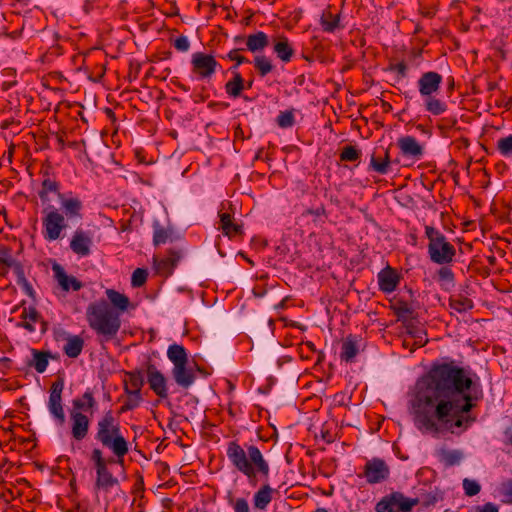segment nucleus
<instances>
[{
	"mask_svg": "<svg viewBox=\"0 0 512 512\" xmlns=\"http://www.w3.org/2000/svg\"><path fill=\"white\" fill-rule=\"evenodd\" d=\"M482 398L480 384L464 368L453 362L434 364L418 382L411 401L414 423L434 436L461 434L475 421L468 413Z\"/></svg>",
	"mask_w": 512,
	"mask_h": 512,
	"instance_id": "obj_1",
	"label": "nucleus"
},
{
	"mask_svg": "<svg viewBox=\"0 0 512 512\" xmlns=\"http://www.w3.org/2000/svg\"><path fill=\"white\" fill-rule=\"evenodd\" d=\"M58 199L62 212L51 204H47L42 210V234L47 241L61 238L62 231L68 227L69 222H79L83 218V203L78 197L58 193Z\"/></svg>",
	"mask_w": 512,
	"mask_h": 512,
	"instance_id": "obj_2",
	"label": "nucleus"
},
{
	"mask_svg": "<svg viewBox=\"0 0 512 512\" xmlns=\"http://www.w3.org/2000/svg\"><path fill=\"white\" fill-rule=\"evenodd\" d=\"M226 455L232 466L246 476L251 485L257 484L258 475L268 480L270 466L257 446H241L237 441H230L227 444Z\"/></svg>",
	"mask_w": 512,
	"mask_h": 512,
	"instance_id": "obj_3",
	"label": "nucleus"
},
{
	"mask_svg": "<svg viewBox=\"0 0 512 512\" xmlns=\"http://www.w3.org/2000/svg\"><path fill=\"white\" fill-rule=\"evenodd\" d=\"M86 318L100 343L114 339L121 328L120 313L104 299L89 304Z\"/></svg>",
	"mask_w": 512,
	"mask_h": 512,
	"instance_id": "obj_4",
	"label": "nucleus"
},
{
	"mask_svg": "<svg viewBox=\"0 0 512 512\" xmlns=\"http://www.w3.org/2000/svg\"><path fill=\"white\" fill-rule=\"evenodd\" d=\"M95 439L108 448L117 457V464L124 465V456L129 451L127 440L121 433L120 425L111 410L107 411L97 423Z\"/></svg>",
	"mask_w": 512,
	"mask_h": 512,
	"instance_id": "obj_5",
	"label": "nucleus"
},
{
	"mask_svg": "<svg viewBox=\"0 0 512 512\" xmlns=\"http://www.w3.org/2000/svg\"><path fill=\"white\" fill-rule=\"evenodd\" d=\"M425 235L429 240L428 254L430 260L439 265L450 264L456 255V249L445 235L432 226H425Z\"/></svg>",
	"mask_w": 512,
	"mask_h": 512,
	"instance_id": "obj_6",
	"label": "nucleus"
},
{
	"mask_svg": "<svg viewBox=\"0 0 512 512\" xmlns=\"http://www.w3.org/2000/svg\"><path fill=\"white\" fill-rule=\"evenodd\" d=\"M418 505V500L408 498L403 493L394 491L382 497L375 505L376 512H411Z\"/></svg>",
	"mask_w": 512,
	"mask_h": 512,
	"instance_id": "obj_7",
	"label": "nucleus"
},
{
	"mask_svg": "<svg viewBox=\"0 0 512 512\" xmlns=\"http://www.w3.org/2000/svg\"><path fill=\"white\" fill-rule=\"evenodd\" d=\"M65 381L62 376H58L51 384L49 389L48 410L58 425H64L66 416L62 403V393Z\"/></svg>",
	"mask_w": 512,
	"mask_h": 512,
	"instance_id": "obj_8",
	"label": "nucleus"
},
{
	"mask_svg": "<svg viewBox=\"0 0 512 512\" xmlns=\"http://www.w3.org/2000/svg\"><path fill=\"white\" fill-rule=\"evenodd\" d=\"M191 66L193 74L201 80L210 79L220 67L215 57L211 54L196 52L192 54Z\"/></svg>",
	"mask_w": 512,
	"mask_h": 512,
	"instance_id": "obj_9",
	"label": "nucleus"
},
{
	"mask_svg": "<svg viewBox=\"0 0 512 512\" xmlns=\"http://www.w3.org/2000/svg\"><path fill=\"white\" fill-rule=\"evenodd\" d=\"M359 476L364 477L369 484L381 483L390 477V468L383 459L375 457L365 463L363 473Z\"/></svg>",
	"mask_w": 512,
	"mask_h": 512,
	"instance_id": "obj_10",
	"label": "nucleus"
},
{
	"mask_svg": "<svg viewBox=\"0 0 512 512\" xmlns=\"http://www.w3.org/2000/svg\"><path fill=\"white\" fill-rule=\"evenodd\" d=\"M443 77L435 71L422 73L417 81L418 91L422 98L437 94L441 88Z\"/></svg>",
	"mask_w": 512,
	"mask_h": 512,
	"instance_id": "obj_11",
	"label": "nucleus"
},
{
	"mask_svg": "<svg viewBox=\"0 0 512 512\" xmlns=\"http://www.w3.org/2000/svg\"><path fill=\"white\" fill-rule=\"evenodd\" d=\"M390 309L402 324L414 320L417 316L414 302L401 296H396L390 301Z\"/></svg>",
	"mask_w": 512,
	"mask_h": 512,
	"instance_id": "obj_12",
	"label": "nucleus"
},
{
	"mask_svg": "<svg viewBox=\"0 0 512 512\" xmlns=\"http://www.w3.org/2000/svg\"><path fill=\"white\" fill-rule=\"evenodd\" d=\"M147 382L150 389L160 398L168 397L167 380L163 373L152 363L147 364Z\"/></svg>",
	"mask_w": 512,
	"mask_h": 512,
	"instance_id": "obj_13",
	"label": "nucleus"
},
{
	"mask_svg": "<svg viewBox=\"0 0 512 512\" xmlns=\"http://www.w3.org/2000/svg\"><path fill=\"white\" fill-rule=\"evenodd\" d=\"M93 239L89 231L76 229L70 240V249L80 257H86L91 253Z\"/></svg>",
	"mask_w": 512,
	"mask_h": 512,
	"instance_id": "obj_14",
	"label": "nucleus"
},
{
	"mask_svg": "<svg viewBox=\"0 0 512 512\" xmlns=\"http://www.w3.org/2000/svg\"><path fill=\"white\" fill-rule=\"evenodd\" d=\"M71 420V435L76 441L85 439L89 432L90 419L84 413H70Z\"/></svg>",
	"mask_w": 512,
	"mask_h": 512,
	"instance_id": "obj_15",
	"label": "nucleus"
},
{
	"mask_svg": "<svg viewBox=\"0 0 512 512\" xmlns=\"http://www.w3.org/2000/svg\"><path fill=\"white\" fill-rule=\"evenodd\" d=\"M97 408V401L91 389L86 391L80 396L72 400V409L70 413H87L93 414Z\"/></svg>",
	"mask_w": 512,
	"mask_h": 512,
	"instance_id": "obj_16",
	"label": "nucleus"
},
{
	"mask_svg": "<svg viewBox=\"0 0 512 512\" xmlns=\"http://www.w3.org/2000/svg\"><path fill=\"white\" fill-rule=\"evenodd\" d=\"M180 258V253L172 249L168 251V255L165 258L159 260L154 258V266L157 274L165 277L172 275Z\"/></svg>",
	"mask_w": 512,
	"mask_h": 512,
	"instance_id": "obj_17",
	"label": "nucleus"
},
{
	"mask_svg": "<svg viewBox=\"0 0 512 512\" xmlns=\"http://www.w3.org/2000/svg\"><path fill=\"white\" fill-rule=\"evenodd\" d=\"M378 285L380 291L392 293L397 288L400 277L395 269L390 266L385 267L378 273Z\"/></svg>",
	"mask_w": 512,
	"mask_h": 512,
	"instance_id": "obj_18",
	"label": "nucleus"
},
{
	"mask_svg": "<svg viewBox=\"0 0 512 512\" xmlns=\"http://www.w3.org/2000/svg\"><path fill=\"white\" fill-rule=\"evenodd\" d=\"M272 44L273 52L278 59L284 63H289L292 60L295 51L286 36L281 35L274 37Z\"/></svg>",
	"mask_w": 512,
	"mask_h": 512,
	"instance_id": "obj_19",
	"label": "nucleus"
},
{
	"mask_svg": "<svg viewBox=\"0 0 512 512\" xmlns=\"http://www.w3.org/2000/svg\"><path fill=\"white\" fill-rule=\"evenodd\" d=\"M398 147L404 156L420 159L424 154L423 147L412 136H404L398 139Z\"/></svg>",
	"mask_w": 512,
	"mask_h": 512,
	"instance_id": "obj_20",
	"label": "nucleus"
},
{
	"mask_svg": "<svg viewBox=\"0 0 512 512\" xmlns=\"http://www.w3.org/2000/svg\"><path fill=\"white\" fill-rule=\"evenodd\" d=\"M172 376L176 384L183 389H188L196 379L193 369L187 367V364L173 367Z\"/></svg>",
	"mask_w": 512,
	"mask_h": 512,
	"instance_id": "obj_21",
	"label": "nucleus"
},
{
	"mask_svg": "<svg viewBox=\"0 0 512 512\" xmlns=\"http://www.w3.org/2000/svg\"><path fill=\"white\" fill-rule=\"evenodd\" d=\"M119 484V481L109 471L107 465L96 469V480L94 489L108 492L112 487Z\"/></svg>",
	"mask_w": 512,
	"mask_h": 512,
	"instance_id": "obj_22",
	"label": "nucleus"
},
{
	"mask_svg": "<svg viewBox=\"0 0 512 512\" xmlns=\"http://www.w3.org/2000/svg\"><path fill=\"white\" fill-rule=\"evenodd\" d=\"M21 318L23 319V321L19 324V326L29 332L35 331L34 323H37V322L42 323V325H43L42 331L43 332L46 329L45 328L46 323H45V321L42 320L40 313L37 311V309L35 307H32V306L24 307L22 314H21Z\"/></svg>",
	"mask_w": 512,
	"mask_h": 512,
	"instance_id": "obj_23",
	"label": "nucleus"
},
{
	"mask_svg": "<svg viewBox=\"0 0 512 512\" xmlns=\"http://www.w3.org/2000/svg\"><path fill=\"white\" fill-rule=\"evenodd\" d=\"M219 223H220V229L222 230L223 234L229 238L242 235L243 234V227L242 225H239L237 223L233 222V217L229 212H219Z\"/></svg>",
	"mask_w": 512,
	"mask_h": 512,
	"instance_id": "obj_24",
	"label": "nucleus"
},
{
	"mask_svg": "<svg viewBox=\"0 0 512 512\" xmlns=\"http://www.w3.org/2000/svg\"><path fill=\"white\" fill-rule=\"evenodd\" d=\"M53 270L59 285L64 291H69L70 289L73 291H79L83 287L81 281L74 276L67 275L61 266L55 265Z\"/></svg>",
	"mask_w": 512,
	"mask_h": 512,
	"instance_id": "obj_25",
	"label": "nucleus"
},
{
	"mask_svg": "<svg viewBox=\"0 0 512 512\" xmlns=\"http://www.w3.org/2000/svg\"><path fill=\"white\" fill-rule=\"evenodd\" d=\"M359 353V346L355 336L348 335L342 342L340 359L347 363H352Z\"/></svg>",
	"mask_w": 512,
	"mask_h": 512,
	"instance_id": "obj_26",
	"label": "nucleus"
},
{
	"mask_svg": "<svg viewBox=\"0 0 512 512\" xmlns=\"http://www.w3.org/2000/svg\"><path fill=\"white\" fill-rule=\"evenodd\" d=\"M269 45V37L263 31L249 34L246 37V48L252 53L261 52Z\"/></svg>",
	"mask_w": 512,
	"mask_h": 512,
	"instance_id": "obj_27",
	"label": "nucleus"
},
{
	"mask_svg": "<svg viewBox=\"0 0 512 512\" xmlns=\"http://www.w3.org/2000/svg\"><path fill=\"white\" fill-rule=\"evenodd\" d=\"M276 492L269 484H263L253 496L254 508L265 510L272 501V494Z\"/></svg>",
	"mask_w": 512,
	"mask_h": 512,
	"instance_id": "obj_28",
	"label": "nucleus"
},
{
	"mask_svg": "<svg viewBox=\"0 0 512 512\" xmlns=\"http://www.w3.org/2000/svg\"><path fill=\"white\" fill-rule=\"evenodd\" d=\"M126 379L124 380V387L132 392L141 393L142 387L144 386V375L139 369L128 371L125 373Z\"/></svg>",
	"mask_w": 512,
	"mask_h": 512,
	"instance_id": "obj_29",
	"label": "nucleus"
},
{
	"mask_svg": "<svg viewBox=\"0 0 512 512\" xmlns=\"http://www.w3.org/2000/svg\"><path fill=\"white\" fill-rule=\"evenodd\" d=\"M106 295L110 301L109 304L111 307L117 310L120 314L121 312H124L128 309L130 300L125 294H122L114 289H107Z\"/></svg>",
	"mask_w": 512,
	"mask_h": 512,
	"instance_id": "obj_30",
	"label": "nucleus"
},
{
	"mask_svg": "<svg viewBox=\"0 0 512 512\" xmlns=\"http://www.w3.org/2000/svg\"><path fill=\"white\" fill-rule=\"evenodd\" d=\"M167 357L173 363V367L188 364L186 349L180 344H171L167 349Z\"/></svg>",
	"mask_w": 512,
	"mask_h": 512,
	"instance_id": "obj_31",
	"label": "nucleus"
},
{
	"mask_svg": "<svg viewBox=\"0 0 512 512\" xmlns=\"http://www.w3.org/2000/svg\"><path fill=\"white\" fill-rule=\"evenodd\" d=\"M84 347V340L78 335H69L63 347L64 353L70 358H77Z\"/></svg>",
	"mask_w": 512,
	"mask_h": 512,
	"instance_id": "obj_32",
	"label": "nucleus"
},
{
	"mask_svg": "<svg viewBox=\"0 0 512 512\" xmlns=\"http://www.w3.org/2000/svg\"><path fill=\"white\" fill-rule=\"evenodd\" d=\"M31 353L33 359L27 363L28 366L34 367L38 373H44L49 363L50 352L31 349Z\"/></svg>",
	"mask_w": 512,
	"mask_h": 512,
	"instance_id": "obj_33",
	"label": "nucleus"
},
{
	"mask_svg": "<svg viewBox=\"0 0 512 512\" xmlns=\"http://www.w3.org/2000/svg\"><path fill=\"white\" fill-rule=\"evenodd\" d=\"M0 267L5 270L12 268L15 275L24 269L23 265L12 256L11 250L8 248H0Z\"/></svg>",
	"mask_w": 512,
	"mask_h": 512,
	"instance_id": "obj_34",
	"label": "nucleus"
},
{
	"mask_svg": "<svg viewBox=\"0 0 512 512\" xmlns=\"http://www.w3.org/2000/svg\"><path fill=\"white\" fill-rule=\"evenodd\" d=\"M412 321L413 320L403 324L407 330V333L414 339L411 351H413L415 348L422 347L427 343V339L424 337L425 332L419 329Z\"/></svg>",
	"mask_w": 512,
	"mask_h": 512,
	"instance_id": "obj_35",
	"label": "nucleus"
},
{
	"mask_svg": "<svg viewBox=\"0 0 512 512\" xmlns=\"http://www.w3.org/2000/svg\"><path fill=\"white\" fill-rule=\"evenodd\" d=\"M244 89V79L239 72H234L233 78L225 84L226 93L233 98L241 95Z\"/></svg>",
	"mask_w": 512,
	"mask_h": 512,
	"instance_id": "obj_36",
	"label": "nucleus"
},
{
	"mask_svg": "<svg viewBox=\"0 0 512 512\" xmlns=\"http://www.w3.org/2000/svg\"><path fill=\"white\" fill-rule=\"evenodd\" d=\"M439 459L446 466L451 467L460 464L463 459V453L460 450H446L439 451Z\"/></svg>",
	"mask_w": 512,
	"mask_h": 512,
	"instance_id": "obj_37",
	"label": "nucleus"
},
{
	"mask_svg": "<svg viewBox=\"0 0 512 512\" xmlns=\"http://www.w3.org/2000/svg\"><path fill=\"white\" fill-rule=\"evenodd\" d=\"M124 392L127 396V399L119 410L120 414L134 410L143 401L142 395L139 392H132L128 390L127 387H124Z\"/></svg>",
	"mask_w": 512,
	"mask_h": 512,
	"instance_id": "obj_38",
	"label": "nucleus"
},
{
	"mask_svg": "<svg viewBox=\"0 0 512 512\" xmlns=\"http://www.w3.org/2000/svg\"><path fill=\"white\" fill-rule=\"evenodd\" d=\"M423 99L426 111L433 115L443 114L447 110V104L444 101L436 98L435 95Z\"/></svg>",
	"mask_w": 512,
	"mask_h": 512,
	"instance_id": "obj_39",
	"label": "nucleus"
},
{
	"mask_svg": "<svg viewBox=\"0 0 512 512\" xmlns=\"http://www.w3.org/2000/svg\"><path fill=\"white\" fill-rule=\"evenodd\" d=\"M418 505L421 504L423 507L428 508L435 505L438 501L443 500V492L438 488H435L427 493H423L420 497H416Z\"/></svg>",
	"mask_w": 512,
	"mask_h": 512,
	"instance_id": "obj_40",
	"label": "nucleus"
},
{
	"mask_svg": "<svg viewBox=\"0 0 512 512\" xmlns=\"http://www.w3.org/2000/svg\"><path fill=\"white\" fill-rule=\"evenodd\" d=\"M49 193H56L57 195H58V193H61L59 191V183L50 178H45L42 181L41 189L38 192L39 198L41 199V201L44 204L49 201V199H48Z\"/></svg>",
	"mask_w": 512,
	"mask_h": 512,
	"instance_id": "obj_41",
	"label": "nucleus"
},
{
	"mask_svg": "<svg viewBox=\"0 0 512 512\" xmlns=\"http://www.w3.org/2000/svg\"><path fill=\"white\" fill-rule=\"evenodd\" d=\"M390 163H391V160H390L389 151L386 150L385 151V155H384V159L381 160V161L378 160L374 156V154L371 156L370 169L376 171L377 173H379L381 175H384V174L388 173L389 168H390Z\"/></svg>",
	"mask_w": 512,
	"mask_h": 512,
	"instance_id": "obj_42",
	"label": "nucleus"
},
{
	"mask_svg": "<svg viewBox=\"0 0 512 512\" xmlns=\"http://www.w3.org/2000/svg\"><path fill=\"white\" fill-rule=\"evenodd\" d=\"M254 67L261 77L266 76L272 72L274 66L271 60L265 55H257L254 58Z\"/></svg>",
	"mask_w": 512,
	"mask_h": 512,
	"instance_id": "obj_43",
	"label": "nucleus"
},
{
	"mask_svg": "<svg viewBox=\"0 0 512 512\" xmlns=\"http://www.w3.org/2000/svg\"><path fill=\"white\" fill-rule=\"evenodd\" d=\"M339 16L334 15L331 12H324L321 16V25L325 32L332 33L334 32L338 26H339Z\"/></svg>",
	"mask_w": 512,
	"mask_h": 512,
	"instance_id": "obj_44",
	"label": "nucleus"
},
{
	"mask_svg": "<svg viewBox=\"0 0 512 512\" xmlns=\"http://www.w3.org/2000/svg\"><path fill=\"white\" fill-rule=\"evenodd\" d=\"M450 307L457 312H466L473 308L471 299L463 296L451 297L449 300Z\"/></svg>",
	"mask_w": 512,
	"mask_h": 512,
	"instance_id": "obj_45",
	"label": "nucleus"
},
{
	"mask_svg": "<svg viewBox=\"0 0 512 512\" xmlns=\"http://www.w3.org/2000/svg\"><path fill=\"white\" fill-rule=\"evenodd\" d=\"M91 461L94 463L95 470L101 467H104L108 464H116L117 463V457L115 458L110 457L108 459L103 458L102 451L98 448L93 449L91 453Z\"/></svg>",
	"mask_w": 512,
	"mask_h": 512,
	"instance_id": "obj_46",
	"label": "nucleus"
},
{
	"mask_svg": "<svg viewBox=\"0 0 512 512\" xmlns=\"http://www.w3.org/2000/svg\"><path fill=\"white\" fill-rule=\"evenodd\" d=\"M361 156L360 150L352 145L345 146L340 153V160L346 162L357 161Z\"/></svg>",
	"mask_w": 512,
	"mask_h": 512,
	"instance_id": "obj_47",
	"label": "nucleus"
},
{
	"mask_svg": "<svg viewBox=\"0 0 512 512\" xmlns=\"http://www.w3.org/2000/svg\"><path fill=\"white\" fill-rule=\"evenodd\" d=\"M437 281L442 285H453L454 273L452 269L446 265H442V267L437 272Z\"/></svg>",
	"mask_w": 512,
	"mask_h": 512,
	"instance_id": "obj_48",
	"label": "nucleus"
},
{
	"mask_svg": "<svg viewBox=\"0 0 512 512\" xmlns=\"http://www.w3.org/2000/svg\"><path fill=\"white\" fill-rule=\"evenodd\" d=\"M499 493L502 496L503 503L512 504V478L501 482L499 486Z\"/></svg>",
	"mask_w": 512,
	"mask_h": 512,
	"instance_id": "obj_49",
	"label": "nucleus"
},
{
	"mask_svg": "<svg viewBox=\"0 0 512 512\" xmlns=\"http://www.w3.org/2000/svg\"><path fill=\"white\" fill-rule=\"evenodd\" d=\"M16 282L22 290L31 298L35 297V292L32 285L28 282L25 276V271L22 269L16 274Z\"/></svg>",
	"mask_w": 512,
	"mask_h": 512,
	"instance_id": "obj_50",
	"label": "nucleus"
},
{
	"mask_svg": "<svg viewBox=\"0 0 512 512\" xmlns=\"http://www.w3.org/2000/svg\"><path fill=\"white\" fill-rule=\"evenodd\" d=\"M148 277V272L146 269L143 268H137L134 270L132 277H131V285L132 287L138 288L143 286Z\"/></svg>",
	"mask_w": 512,
	"mask_h": 512,
	"instance_id": "obj_51",
	"label": "nucleus"
},
{
	"mask_svg": "<svg viewBox=\"0 0 512 512\" xmlns=\"http://www.w3.org/2000/svg\"><path fill=\"white\" fill-rule=\"evenodd\" d=\"M497 149L505 157L512 156V135L500 138L497 141Z\"/></svg>",
	"mask_w": 512,
	"mask_h": 512,
	"instance_id": "obj_52",
	"label": "nucleus"
},
{
	"mask_svg": "<svg viewBox=\"0 0 512 512\" xmlns=\"http://www.w3.org/2000/svg\"><path fill=\"white\" fill-rule=\"evenodd\" d=\"M170 237V233L163 227L157 225L154 227L153 243L155 246L165 244Z\"/></svg>",
	"mask_w": 512,
	"mask_h": 512,
	"instance_id": "obj_53",
	"label": "nucleus"
},
{
	"mask_svg": "<svg viewBox=\"0 0 512 512\" xmlns=\"http://www.w3.org/2000/svg\"><path fill=\"white\" fill-rule=\"evenodd\" d=\"M277 124L281 128H289L294 125V115L291 111L280 112L277 116Z\"/></svg>",
	"mask_w": 512,
	"mask_h": 512,
	"instance_id": "obj_54",
	"label": "nucleus"
},
{
	"mask_svg": "<svg viewBox=\"0 0 512 512\" xmlns=\"http://www.w3.org/2000/svg\"><path fill=\"white\" fill-rule=\"evenodd\" d=\"M463 488L467 496H475L481 490V486L477 481L467 478L463 480Z\"/></svg>",
	"mask_w": 512,
	"mask_h": 512,
	"instance_id": "obj_55",
	"label": "nucleus"
},
{
	"mask_svg": "<svg viewBox=\"0 0 512 512\" xmlns=\"http://www.w3.org/2000/svg\"><path fill=\"white\" fill-rule=\"evenodd\" d=\"M229 504L233 506L234 512H250L248 502L245 498H229Z\"/></svg>",
	"mask_w": 512,
	"mask_h": 512,
	"instance_id": "obj_56",
	"label": "nucleus"
},
{
	"mask_svg": "<svg viewBox=\"0 0 512 512\" xmlns=\"http://www.w3.org/2000/svg\"><path fill=\"white\" fill-rule=\"evenodd\" d=\"M388 70L396 72L397 78L402 79L407 76L408 67L404 61H401L396 64H390Z\"/></svg>",
	"mask_w": 512,
	"mask_h": 512,
	"instance_id": "obj_57",
	"label": "nucleus"
},
{
	"mask_svg": "<svg viewBox=\"0 0 512 512\" xmlns=\"http://www.w3.org/2000/svg\"><path fill=\"white\" fill-rule=\"evenodd\" d=\"M173 46L180 52H187L190 49V42L186 36H179L175 39Z\"/></svg>",
	"mask_w": 512,
	"mask_h": 512,
	"instance_id": "obj_58",
	"label": "nucleus"
},
{
	"mask_svg": "<svg viewBox=\"0 0 512 512\" xmlns=\"http://www.w3.org/2000/svg\"><path fill=\"white\" fill-rule=\"evenodd\" d=\"M241 49H233L231 50L227 57L232 60V61H235L236 62V65H240V64H243V63H247L249 62L248 59L242 55L239 54V51Z\"/></svg>",
	"mask_w": 512,
	"mask_h": 512,
	"instance_id": "obj_59",
	"label": "nucleus"
},
{
	"mask_svg": "<svg viewBox=\"0 0 512 512\" xmlns=\"http://www.w3.org/2000/svg\"><path fill=\"white\" fill-rule=\"evenodd\" d=\"M477 512H499V508L496 504L488 502L482 506L476 507Z\"/></svg>",
	"mask_w": 512,
	"mask_h": 512,
	"instance_id": "obj_60",
	"label": "nucleus"
},
{
	"mask_svg": "<svg viewBox=\"0 0 512 512\" xmlns=\"http://www.w3.org/2000/svg\"><path fill=\"white\" fill-rule=\"evenodd\" d=\"M457 124L456 118H443L438 124V128L441 130L449 129Z\"/></svg>",
	"mask_w": 512,
	"mask_h": 512,
	"instance_id": "obj_61",
	"label": "nucleus"
},
{
	"mask_svg": "<svg viewBox=\"0 0 512 512\" xmlns=\"http://www.w3.org/2000/svg\"><path fill=\"white\" fill-rule=\"evenodd\" d=\"M11 359L8 357L0 358V372L4 375L8 373L11 368Z\"/></svg>",
	"mask_w": 512,
	"mask_h": 512,
	"instance_id": "obj_62",
	"label": "nucleus"
},
{
	"mask_svg": "<svg viewBox=\"0 0 512 512\" xmlns=\"http://www.w3.org/2000/svg\"><path fill=\"white\" fill-rule=\"evenodd\" d=\"M304 215H315V216H322L326 215L325 207L322 205L316 209L309 208L304 212Z\"/></svg>",
	"mask_w": 512,
	"mask_h": 512,
	"instance_id": "obj_63",
	"label": "nucleus"
},
{
	"mask_svg": "<svg viewBox=\"0 0 512 512\" xmlns=\"http://www.w3.org/2000/svg\"><path fill=\"white\" fill-rule=\"evenodd\" d=\"M420 12L424 17L432 18L436 11L434 7H422L420 8Z\"/></svg>",
	"mask_w": 512,
	"mask_h": 512,
	"instance_id": "obj_64",
	"label": "nucleus"
}]
</instances>
